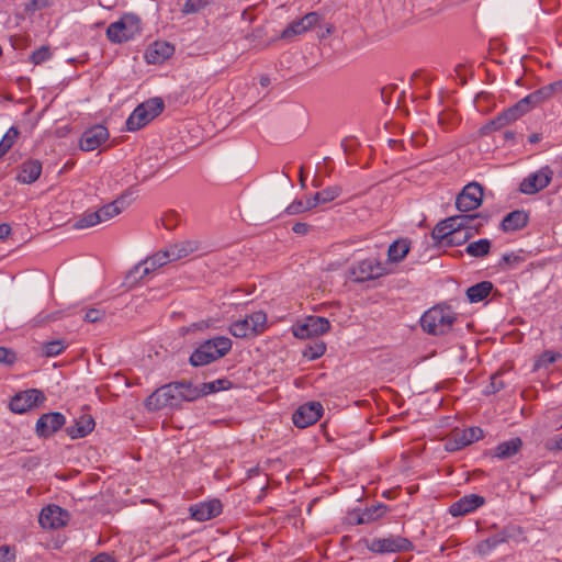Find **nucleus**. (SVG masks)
Wrapping results in <instances>:
<instances>
[{"label":"nucleus","instance_id":"nucleus-1","mask_svg":"<svg viewBox=\"0 0 562 562\" xmlns=\"http://www.w3.org/2000/svg\"><path fill=\"white\" fill-rule=\"evenodd\" d=\"M199 398L195 385L191 382H171L158 387L146 400L145 407L149 412L164 408H180L184 402Z\"/></svg>","mask_w":562,"mask_h":562},{"label":"nucleus","instance_id":"nucleus-2","mask_svg":"<svg viewBox=\"0 0 562 562\" xmlns=\"http://www.w3.org/2000/svg\"><path fill=\"white\" fill-rule=\"evenodd\" d=\"M562 93V79L546 85L538 90L529 93L521 100H519L515 105L504 110L496 117L491 121V126L494 130H501L508 124L515 122L532 108L541 104L546 100L552 98L555 94Z\"/></svg>","mask_w":562,"mask_h":562},{"label":"nucleus","instance_id":"nucleus-3","mask_svg":"<svg viewBox=\"0 0 562 562\" xmlns=\"http://www.w3.org/2000/svg\"><path fill=\"white\" fill-rule=\"evenodd\" d=\"M232 340L225 336H216L200 344L190 356L193 367L210 364L226 356L232 349Z\"/></svg>","mask_w":562,"mask_h":562},{"label":"nucleus","instance_id":"nucleus-4","mask_svg":"<svg viewBox=\"0 0 562 562\" xmlns=\"http://www.w3.org/2000/svg\"><path fill=\"white\" fill-rule=\"evenodd\" d=\"M457 321L456 313L446 305H436L426 311L420 318V326L429 335H445L449 333Z\"/></svg>","mask_w":562,"mask_h":562},{"label":"nucleus","instance_id":"nucleus-5","mask_svg":"<svg viewBox=\"0 0 562 562\" xmlns=\"http://www.w3.org/2000/svg\"><path fill=\"white\" fill-rule=\"evenodd\" d=\"M458 216L464 221H460L461 225H459V227L450 228V237L447 241V246H460L465 244L473 236V232L479 233L480 228L488 221V216L481 213L460 214Z\"/></svg>","mask_w":562,"mask_h":562},{"label":"nucleus","instance_id":"nucleus-6","mask_svg":"<svg viewBox=\"0 0 562 562\" xmlns=\"http://www.w3.org/2000/svg\"><path fill=\"white\" fill-rule=\"evenodd\" d=\"M267 328V314L254 312L243 319L235 321L229 326V333L236 338H249L262 334Z\"/></svg>","mask_w":562,"mask_h":562},{"label":"nucleus","instance_id":"nucleus-7","mask_svg":"<svg viewBox=\"0 0 562 562\" xmlns=\"http://www.w3.org/2000/svg\"><path fill=\"white\" fill-rule=\"evenodd\" d=\"M139 32L140 20L136 15L125 14L108 26L106 36L113 43H123L132 40Z\"/></svg>","mask_w":562,"mask_h":562},{"label":"nucleus","instance_id":"nucleus-8","mask_svg":"<svg viewBox=\"0 0 562 562\" xmlns=\"http://www.w3.org/2000/svg\"><path fill=\"white\" fill-rule=\"evenodd\" d=\"M356 282L362 283L384 277L391 272L386 262L376 258H366L358 261L350 270Z\"/></svg>","mask_w":562,"mask_h":562},{"label":"nucleus","instance_id":"nucleus-9","mask_svg":"<svg viewBox=\"0 0 562 562\" xmlns=\"http://www.w3.org/2000/svg\"><path fill=\"white\" fill-rule=\"evenodd\" d=\"M368 549L373 553H400L413 551L414 544L405 537L390 535L385 538H374L368 543Z\"/></svg>","mask_w":562,"mask_h":562},{"label":"nucleus","instance_id":"nucleus-10","mask_svg":"<svg viewBox=\"0 0 562 562\" xmlns=\"http://www.w3.org/2000/svg\"><path fill=\"white\" fill-rule=\"evenodd\" d=\"M46 400L44 393L37 389L18 392L10 401L9 408L14 414H24L41 406Z\"/></svg>","mask_w":562,"mask_h":562},{"label":"nucleus","instance_id":"nucleus-11","mask_svg":"<svg viewBox=\"0 0 562 562\" xmlns=\"http://www.w3.org/2000/svg\"><path fill=\"white\" fill-rule=\"evenodd\" d=\"M482 201L483 187L477 182H471L457 195L456 206L460 212L467 213L476 210Z\"/></svg>","mask_w":562,"mask_h":562},{"label":"nucleus","instance_id":"nucleus-12","mask_svg":"<svg viewBox=\"0 0 562 562\" xmlns=\"http://www.w3.org/2000/svg\"><path fill=\"white\" fill-rule=\"evenodd\" d=\"M552 177L553 171L549 166L541 167L520 182L519 190L524 194H536L550 184Z\"/></svg>","mask_w":562,"mask_h":562},{"label":"nucleus","instance_id":"nucleus-13","mask_svg":"<svg viewBox=\"0 0 562 562\" xmlns=\"http://www.w3.org/2000/svg\"><path fill=\"white\" fill-rule=\"evenodd\" d=\"M323 413L324 408L319 402H307L294 412L292 420L296 427L306 428L318 422Z\"/></svg>","mask_w":562,"mask_h":562},{"label":"nucleus","instance_id":"nucleus-14","mask_svg":"<svg viewBox=\"0 0 562 562\" xmlns=\"http://www.w3.org/2000/svg\"><path fill=\"white\" fill-rule=\"evenodd\" d=\"M330 329V323L322 316H308L302 324L293 329L295 337L306 339L313 336H321Z\"/></svg>","mask_w":562,"mask_h":562},{"label":"nucleus","instance_id":"nucleus-15","mask_svg":"<svg viewBox=\"0 0 562 562\" xmlns=\"http://www.w3.org/2000/svg\"><path fill=\"white\" fill-rule=\"evenodd\" d=\"M323 16L318 12H308L301 19L293 20L281 34L282 38H291L294 36L302 35L313 27L317 26Z\"/></svg>","mask_w":562,"mask_h":562},{"label":"nucleus","instance_id":"nucleus-16","mask_svg":"<svg viewBox=\"0 0 562 562\" xmlns=\"http://www.w3.org/2000/svg\"><path fill=\"white\" fill-rule=\"evenodd\" d=\"M68 520V512L55 504L44 507L38 517V522L44 529H58L66 526Z\"/></svg>","mask_w":562,"mask_h":562},{"label":"nucleus","instance_id":"nucleus-17","mask_svg":"<svg viewBox=\"0 0 562 562\" xmlns=\"http://www.w3.org/2000/svg\"><path fill=\"white\" fill-rule=\"evenodd\" d=\"M483 435V430L480 427H470L462 431L453 432L452 437L446 441L445 448L450 452L461 450L482 439Z\"/></svg>","mask_w":562,"mask_h":562},{"label":"nucleus","instance_id":"nucleus-18","mask_svg":"<svg viewBox=\"0 0 562 562\" xmlns=\"http://www.w3.org/2000/svg\"><path fill=\"white\" fill-rule=\"evenodd\" d=\"M109 136L110 134L105 126L101 124L93 125L82 133L79 139V147L83 151H92L105 143Z\"/></svg>","mask_w":562,"mask_h":562},{"label":"nucleus","instance_id":"nucleus-19","mask_svg":"<svg viewBox=\"0 0 562 562\" xmlns=\"http://www.w3.org/2000/svg\"><path fill=\"white\" fill-rule=\"evenodd\" d=\"M66 424V417L58 412L43 414L36 422L35 431L38 437L47 438Z\"/></svg>","mask_w":562,"mask_h":562},{"label":"nucleus","instance_id":"nucleus-20","mask_svg":"<svg viewBox=\"0 0 562 562\" xmlns=\"http://www.w3.org/2000/svg\"><path fill=\"white\" fill-rule=\"evenodd\" d=\"M485 504V498L477 494H468L453 502L449 507V514L453 517L465 516L475 512Z\"/></svg>","mask_w":562,"mask_h":562},{"label":"nucleus","instance_id":"nucleus-21","mask_svg":"<svg viewBox=\"0 0 562 562\" xmlns=\"http://www.w3.org/2000/svg\"><path fill=\"white\" fill-rule=\"evenodd\" d=\"M223 510L222 503L214 498L207 502H201L191 506V517L198 521H206L217 517Z\"/></svg>","mask_w":562,"mask_h":562},{"label":"nucleus","instance_id":"nucleus-22","mask_svg":"<svg viewBox=\"0 0 562 562\" xmlns=\"http://www.w3.org/2000/svg\"><path fill=\"white\" fill-rule=\"evenodd\" d=\"M175 47L168 42L157 41L153 43L145 52V59L148 64H162L172 56Z\"/></svg>","mask_w":562,"mask_h":562},{"label":"nucleus","instance_id":"nucleus-23","mask_svg":"<svg viewBox=\"0 0 562 562\" xmlns=\"http://www.w3.org/2000/svg\"><path fill=\"white\" fill-rule=\"evenodd\" d=\"M43 166L38 159H27L19 166L15 179L20 183L31 184L40 178Z\"/></svg>","mask_w":562,"mask_h":562},{"label":"nucleus","instance_id":"nucleus-24","mask_svg":"<svg viewBox=\"0 0 562 562\" xmlns=\"http://www.w3.org/2000/svg\"><path fill=\"white\" fill-rule=\"evenodd\" d=\"M460 221H463L459 216H450L441 222H439L431 232V237L441 246H447V241L450 237V228L459 227L461 225Z\"/></svg>","mask_w":562,"mask_h":562},{"label":"nucleus","instance_id":"nucleus-25","mask_svg":"<svg viewBox=\"0 0 562 562\" xmlns=\"http://www.w3.org/2000/svg\"><path fill=\"white\" fill-rule=\"evenodd\" d=\"M528 221L529 216L525 211L515 210L503 218L501 227L504 232H516L524 228Z\"/></svg>","mask_w":562,"mask_h":562},{"label":"nucleus","instance_id":"nucleus-26","mask_svg":"<svg viewBox=\"0 0 562 562\" xmlns=\"http://www.w3.org/2000/svg\"><path fill=\"white\" fill-rule=\"evenodd\" d=\"M166 249L170 259L177 261L196 251L199 249V243L196 240H183L169 245Z\"/></svg>","mask_w":562,"mask_h":562},{"label":"nucleus","instance_id":"nucleus-27","mask_svg":"<svg viewBox=\"0 0 562 562\" xmlns=\"http://www.w3.org/2000/svg\"><path fill=\"white\" fill-rule=\"evenodd\" d=\"M95 427L94 418L90 413L83 412L79 417L74 419L72 439L83 438L90 434Z\"/></svg>","mask_w":562,"mask_h":562},{"label":"nucleus","instance_id":"nucleus-28","mask_svg":"<svg viewBox=\"0 0 562 562\" xmlns=\"http://www.w3.org/2000/svg\"><path fill=\"white\" fill-rule=\"evenodd\" d=\"M522 447V440L519 437L512 438L507 441L499 442L495 449L493 456L497 459L505 460L517 454Z\"/></svg>","mask_w":562,"mask_h":562},{"label":"nucleus","instance_id":"nucleus-29","mask_svg":"<svg viewBox=\"0 0 562 562\" xmlns=\"http://www.w3.org/2000/svg\"><path fill=\"white\" fill-rule=\"evenodd\" d=\"M411 249L409 241L406 238H400L393 241L387 249V261L398 263L404 260Z\"/></svg>","mask_w":562,"mask_h":562},{"label":"nucleus","instance_id":"nucleus-30","mask_svg":"<svg viewBox=\"0 0 562 562\" xmlns=\"http://www.w3.org/2000/svg\"><path fill=\"white\" fill-rule=\"evenodd\" d=\"M150 122L145 108L140 104L137 105L131 115L126 120V130L128 132H136L144 126H146Z\"/></svg>","mask_w":562,"mask_h":562},{"label":"nucleus","instance_id":"nucleus-31","mask_svg":"<svg viewBox=\"0 0 562 562\" xmlns=\"http://www.w3.org/2000/svg\"><path fill=\"white\" fill-rule=\"evenodd\" d=\"M493 288L491 281L479 282L467 290V297L470 303H479L490 295Z\"/></svg>","mask_w":562,"mask_h":562},{"label":"nucleus","instance_id":"nucleus-32","mask_svg":"<svg viewBox=\"0 0 562 562\" xmlns=\"http://www.w3.org/2000/svg\"><path fill=\"white\" fill-rule=\"evenodd\" d=\"M158 268L155 262L150 259V257L146 258L144 261L136 265L127 274V280H133V282L138 279H143L149 273L154 272Z\"/></svg>","mask_w":562,"mask_h":562},{"label":"nucleus","instance_id":"nucleus-33","mask_svg":"<svg viewBox=\"0 0 562 562\" xmlns=\"http://www.w3.org/2000/svg\"><path fill=\"white\" fill-rule=\"evenodd\" d=\"M509 538V533L507 530L503 529L502 531L488 537L484 541L479 544V551L483 554L490 553L497 546L505 543Z\"/></svg>","mask_w":562,"mask_h":562},{"label":"nucleus","instance_id":"nucleus-34","mask_svg":"<svg viewBox=\"0 0 562 562\" xmlns=\"http://www.w3.org/2000/svg\"><path fill=\"white\" fill-rule=\"evenodd\" d=\"M124 209V199H117L111 203H108L97 210L100 215V223L109 221L114 216L119 215Z\"/></svg>","mask_w":562,"mask_h":562},{"label":"nucleus","instance_id":"nucleus-35","mask_svg":"<svg viewBox=\"0 0 562 562\" xmlns=\"http://www.w3.org/2000/svg\"><path fill=\"white\" fill-rule=\"evenodd\" d=\"M231 386V382L227 379H218L212 382L202 383L200 386H195V391L199 393V398L222 390H227Z\"/></svg>","mask_w":562,"mask_h":562},{"label":"nucleus","instance_id":"nucleus-36","mask_svg":"<svg viewBox=\"0 0 562 562\" xmlns=\"http://www.w3.org/2000/svg\"><path fill=\"white\" fill-rule=\"evenodd\" d=\"M491 250V240L482 238L472 243H469L465 247V251L471 257L481 258L486 256Z\"/></svg>","mask_w":562,"mask_h":562},{"label":"nucleus","instance_id":"nucleus-37","mask_svg":"<svg viewBox=\"0 0 562 562\" xmlns=\"http://www.w3.org/2000/svg\"><path fill=\"white\" fill-rule=\"evenodd\" d=\"M100 223V215L97 211H87L78 217L72 228L85 229L90 228Z\"/></svg>","mask_w":562,"mask_h":562},{"label":"nucleus","instance_id":"nucleus-38","mask_svg":"<svg viewBox=\"0 0 562 562\" xmlns=\"http://www.w3.org/2000/svg\"><path fill=\"white\" fill-rule=\"evenodd\" d=\"M140 105L145 108L147 116L150 121L158 116L165 108L164 101L160 98H151L140 103Z\"/></svg>","mask_w":562,"mask_h":562},{"label":"nucleus","instance_id":"nucleus-39","mask_svg":"<svg viewBox=\"0 0 562 562\" xmlns=\"http://www.w3.org/2000/svg\"><path fill=\"white\" fill-rule=\"evenodd\" d=\"M387 512L386 505L379 504L376 506H373L371 508H368L360 517L358 522L359 524H366L375 519H379L380 517L384 516Z\"/></svg>","mask_w":562,"mask_h":562},{"label":"nucleus","instance_id":"nucleus-40","mask_svg":"<svg viewBox=\"0 0 562 562\" xmlns=\"http://www.w3.org/2000/svg\"><path fill=\"white\" fill-rule=\"evenodd\" d=\"M458 122L459 117L453 111L441 112L438 116V123L445 131L452 130Z\"/></svg>","mask_w":562,"mask_h":562},{"label":"nucleus","instance_id":"nucleus-41","mask_svg":"<svg viewBox=\"0 0 562 562\" xmlns=\"http://www.w3.org/2000/svg\"><path fill=\"white\" fill-rule=\"evenodd\" d=\"M19 134V130L15 126H11L0 140V148L8 153L18 139Z\"/></svg>","mask_w":562,"mask_h":562},{"label":"nucleus","instance_id":"nucleus-42","mask_svg":"<svg viewBox=\"0 0 562 562\" xmlns=\"http://www.w3.org/2000/svg\"><path fill=\"white\" fill-rule=\"evenodd\" d=\"M562 355L560 352H554L551 350H546L540 355L536 362L537 368H548L550 364L554 363L558 359H561Z\"/></svg>","mask_w":562,"mask_h":562},{"label":"nucleus","instance_id":"nucleus-43","mask_svg":"<svg viewBox=\"0 0 562 562\" xmlns=\"http://www.w3.org/2000/svg\"><path fill=\"white\" fill-rule=\"evenodd\" d=\"M209 4V0H187L183 4L182 12L184 14H193L200 12Z\"/></svg>","mask_w":562,"mask_h":562},{"label":"nucleus","instance_id":"nucleus-44","mask_svg":"<svg viewBox=\"0 0 562 562\" xmlns=\"http://www.w3.org/2000/svg\"><path fill=\"white\" fill-rule=\"evenodd\" d=\"M50 56L52 54L49 48L47 46H42L38 49L34 50L31 54L30 58L34 65H41L42 63L48 60Z\"/></svg>","mask_w":562,"mask_h":562},{"label":"nucleus","instance_id":"nucleus-45","mask_svg":"<svg viewBox=\"0 0 562 562\" xmlns=\"http://www.w3.org/2000/svg\"><path fill=\"white\" fill-rule=\"evenodd\" d=\"M326 351L325 344H317L315 346L308 347L304 350L303 356L308 360H316L321 358Z\"/></svg>","mask_w":562,"mask_h":562},{"label":"nucleus","instance_id":"nucleus-46","mask_svg":"<svg viewBox=\"0 0 562 562\" xmlns=\"http://www.w3.org/2000/svg\"><path fill=\"white\" fill-rule=\"evenodd\" d=\"M323 203H329L337 199L341 193V188L338 186L327 187L324 190L319 191Z\"/></svg>","mask_w":562,"mask_h":562},{"label":"nucleus","instance_id":"nucleus-47","mask_svg":"<svg viewBox=\"0 0 562 562\" xmlns=\"http://www.w3.org/2000/svg\"><path fill=\"white\" fill-rule=\"evenodd\" d=\"M16 360L15 352L7 347H0V363L12 366Z\"/></svg>","mask_w":562,"mask_h":562},{"label":"nucleus","instance_id":"nucleus-48","mask_svg":"<svg viewBox=\"0 0 562 562\" xmlns=\"http://www.w3.org/2000/svg\"><path fill=\"white\" fill-rule=\"evenodd\" d=\"M178 221H179V215L173 211L166 213L161 217L164 227L169 231L173 229L177 226Z\"/></svg>","mask_w":562,"mask_h":562},{"label":"nucleus","instance_id":"nucleus-49","mask_svg":"<svg viewBox=\"0 0 562 562\" xmlns=\"http://www.w3.org/2000/svg\"><path fill=\"white\" fill-rule=\"evenodd\" d=\"M150 259L155 262L157 268H160L167 265L168 262L172 261L169 257L167 249L154 254L153 256H150Z\"/></svg>","mask_w":562,"mask_h":562},{"label":"nucleus","instance_id":"nucleus-50","mask_svg":"<svg viewBox=\"0 0 562 562\" xmlns=\"http://www.w3.org/2000/svg\"><path fill=\"white\" fill-rule=\"evenodd\" d=\"M15 551L8 544L0 546V562H14Z\"/></svg>","mask_w":562,"mask_h":562},{"label":"nucleus","instance_id":"nucleus-51","mask_svg":"<svg viewBox=\"0 0 562 562\" xmlns=\"http://www.w3.org/2000/svg\"><path fill=\"white\" fill-rule=\"evenodd\" d=\"M303 212H306L303 206V200H294L284 210V213L288 215H296Z\"/></svg>","mask_w":562,"mask_h":562},{"label":"nucleus","instance_id":"nucleus-52","mask_svg":"<svg viewBox=\"0 0 562 562\" xmlns=\"http://www.w3.org/2000/svg\"><path fill=\"white\" fill-rule=\"evenodd\" d=\"M104 316V312L98 308H90L85 312L83 319L88 323H95Z\"/></svg>","mask_w":562,"mask_h":562},{"label":"nucleus","instance_id":"nucleus-53","mask_svg":"<svg viewBox=\"0 0 562 562\" xmlns=\"http://www.w3.org/2000/svg\"><path fill=\"white\" fill-rule=\"evenodd\" d=\"M546 448L550 451H560L562 450V432L555 435L550 438L546 442Z\"/></svg>","mask_w":562,"mask_h":562},{"label":"nucleus","instance_id":"nucleus-54","mask_svg":"<svg viewBox=\"0 0 562 562\" xmlns=\"http://www.w3.org/2000/svg\"><path fill=\"white\" fill-rule=\"evenodd\" d=\"M61 349L63 346L59 341H50L44 346V352L48 357L58 355L61 351Z\"/></svg>","mask_w":562,"mask_h":562},{"label":"nucleus","instance_id":"nucleus-55","mask_svg":"<svg viewBox=\"0 0 562 562\" xmlns=\"http://www.w3.org/2000/svg\"><path fill=\"white\" fill-rule=\"evenodd\" d=\"M504 382L498 376H493L488 386V393H496L504 387Z\"/></svg>","mask_w":562,"mask_h":562},{"label":"nucleus","instance_id":"nucleus-56","mask_svg":"<svg viewBox=\"0 0 562 562\" xmlns=\"http://www.w3.org/2000/svg\"><path fill=\"white\" fill-rule=\"evenodd\" d=\"M292 231L295 233V234H299V235H305L308 233L310 231V225L307 223H303V222H297L295 223L293 226H292Z\"/></svg>","mask_w":562,"mask_h":562},{"label":"nucleus","instance_id":"nucleus-57","mask_svg":"<svg viewBox=\"0 0 562 562\" xmlns=\"http://www.w3.org/2000/svg\"><path fill=\"white\" fill-rule=\"evenodd\" d=\"M11 226L7 223L0 224V239L4 240L7 239L11 234Z\"/></svg>","mask_w":562,"mask_h":562},{"label":"nucleus","instance_id":"nucleus-58","mask_svg":"<svg viewBox=\"0 0 562 562\" xmlns=\"http://www.w3.org/2000/svg\"><path fill=\"white\" fill-rule=\"evenodd\" d=\"M516 259H517V257L514 256L513 254H505L501 258L499 266L501 267L509 266Z\"/></svg>","mask_w":562,"mask_h":562},{"label":"nucleus","instance_id":"nucleus-59","mask_svg":"<svg viewBox=\"0 0 562 562\" xmlns=\"http://www.w3.org/2000/svg\"><path fill=\"white\" fill-rule=\"evenodd\" d=\"M90 562H114V561L109 554L101 553V554H98L95 558H93Z\"/></svg>","mask_w":562,"mask_h":562},{"label":"nucleus","instance_id":"nucleus-60","mask_svg":"<svg viewBox=\"0 0 562 562\" xmlns=\"http://www.w3.org/2000/svg\"><path fill=\"white\" fill-rule=\"evenodd\" d=\"M311 201L315 203V207L319 204H324L319 192H316L313 196H311Z\"/></svg>","mask_w":562,"mask_h":562},{"label":"nucleus","instance_id":"nucleus-61","mask_svg":"<svg viewBox=\"0 0 562 562\" xmlns=\"http://www.w3.org/2000/svg\"><path fill=\"white\" fill-rule=\"evenodd\" d=\"M303 206L305 211H310L315 207V203L311 201V198H307L306 200H303Z\"/></svg>","mask_w":562,"mask_h":562},{"label":"nucleus","instance_id":"nucleus-62","mask_svg":"<svg viewBox=\"0 0 562 562\" xmlns=\"http://www.w3.org/2000/svg\"><path fill=\"white\" fill-rule=\"evenodd\" d=\"M541 138H542V137H541V135H540V134H538V133H533V134H531V135L528 137V142H529L530 144H536V143L540 142V140H541Z\"/></svg>","mask_w":562,"mask_h":562},{"label":"nucleus","instance_id":"nucleus-63","mask_svg":"<svg viewBox=\"0 0 562 562\" xmlns=\"http://www.w3.org/2000/svg\"><path fill=\"white\" fill-rule=\"evenodd\" d=\"M269 83H270V78H269L268 76H262V77L260 78V85H261L262 87H267Z\"/></svg>","mask_w":562,"mask_h":562},{"label":"nucleus","instance_id":"nucleus-64","mask_svg":"<svg viewBox=\"0 0 562 562\" xmlns=\"http://www.w3.org/2000/svg\"><path fill=\"white\" fill-rule=\"evenodd\" d=\"M331 33V26H328L326 27V32L322 34V36L324 37L325 35H328Z\"/></svg>","mask_w":562,"mask_h":562}]
</instances>
